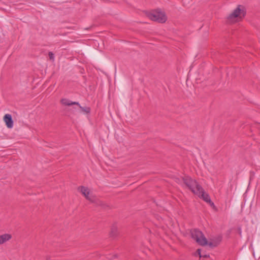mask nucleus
<instances>
[{"label": "nucleus", "mask_w": 260, "mask_h": 260, "mask_svg": "<svg viewBox=\"0 0 260 260\" xmlns=\"http://www.w3.org/2000/svg\"><path fill=\"white\" fill-rule=\"evenodd\" d=\"M246 15V9L243 5H239L228 17L229 22H233L236 20H242Z\"/></svg>", "instance_id": "f257e3e1"}, {"label": "nucleus", "mask_w": 260, "mask_h": 260, "mask_svg": "<svg viewBox=\"0 0 260 260\" xmlns=\"http://www.w3.org/2000/svg\"><path fill=\"white\" fill-rule=\"evenodd\" d=\"M78 190L80 191L87 200L91 203H95L97 205L102 206L104 208L107 206L103 202L97 200L94 196L91 195L90 190L88 187L80 186L78 187Z\"/></svg>", "instance_id": "f03ea898"}, {"label": "nucleus", "mask_w": 260, "mask_h": 260, "mask_svg": "<svg viewBox=\"0 0 260 260\" xmlns=\"http://www.w3.org/2000/svg\"><path fill=\"white\" fill-rule=\"evenodd\" d=\"M182 180L187 188L194 194L199 189H201V185L197 181L188 176L182 177Z\"/></svg>", "instance_id": "7ed1b4c3"}, {"label": "nucleus", "mask_w": 260, "mask_h": 260, "mask_svg": "<svg viewBox=\"0 0 260 260\" xmlns=\"http://www.w3.org/2000/svg\"><path fill=\"white\" fill-rule=\"evenodd\" d=\"M191 238L194 239L199 245L205 246L207 245L208 241L203 233L198 229L190 230Z\"/></svg>", "instance_id": "20e7f679"}, {"label": "nucleus", "mask_w": 260, "mask_h": 260, "mask_svg": "<svg viewBox=\"0 0 260 260\" xmlns=\"http://www.w3.org/2000/svg\"><path fill=\"white\" fill-rule=\"evenodd\" d=\"M148 17L151 20L159 23H164L167 19L165 13L158 10L152 11L148 13Z\"/></svg>", "instance_id": "39448f33"}, {"label": "nucleus", "mask_w": 260, "mask_h": 260, "mask_svg": "<svg viewBox=\"0 0 260 260\" xmlns=\"http://www.w3.org/2000/svg\"><path fill=\"white\" fill-rule=\"evenodd\" d=\"M197 195L199 198H202L204 201L207 203L211 202L210 197L208 194L205 192L204 189L201 186V189L198 190L194 194Z\"/></svg>", "instance_id": "423d86ee"}, {"label": "nucleus", "mask_w": 260, "mask_h": 260, "mask_svg": "<svg viewBox=\"0 0 260 260\" xmlns=\"http://www.w3.org/2000/svg\"><path fill=\"white\" fill-rule=\"evenodd\" d=\"M4 120L7 127L11 128L13 126V120L11 114H7L4 117Z\"/></svg>", "instance_id": "0eeeda50"}, {"label": "nucleus", "mask_w": 260, "mask_h": 260, "mask_svg": "<svg viewBox=\"0 0 260 260\" xmlns=\"http://www.w3.org/2000/svg\"><path fill=\"white\" fill-rule=\"evenodd\" d=\"M60 103L65 106H72L74 105H79V103L77 102H72L71 101L67 99H62L60 100Z\"/></svg>", "instance_id": "6e6552de"}, {"label": "nucleus", "mask_w": 260, "mask_h": 260, "mask_svg": "<svg viewBox=\"0 0 260 260\" xmlns=\"http://www.w3.org/2000/svg\"><path fill=\"white\" fill-rule=\"evenodd\" d=\"M12 236L10 234H5L0 236V244H4L6 242L10 240Z\"/></svg>", "instance_id": "1a4fd4ad"}, {"label": "nucleus", "mask_w": 260, "mask_h": 260, "mask_svg": "<svg viewBox=\"0 0 260 260\" xmlns=\"http://www.w3.org/2000/svg\"><path fill=\"white\" fill-rule=\"evenodd\" d=\"M118 235V229L116 226H113L111 228L110 235L111 237L113 238H116Z\"/></svg>", "instance_id": "9d476101"}, {"label": "nucleus", "mask_w": 260, "mask_h": 260, "mask_svg": "<svg viewBox=\"0 0 260 260\" xmlns=\"http://www.w3.org/2000/svg\"><path fill=\"white\" fill-rule=\"evenodd\" d=\"M78 106L80 108L81 111L82 112H83L84 113H85L86 114H89L90 113L91 109H90V107H82L80 105V104H79V105H78Z\"/></svg>", "instance_id": "9b49d317"}, {"label": "nucleus", "mask_w": 260, "mask_h": 260, "mask_svg": "<svg viewBox=\"0 0 260 260\" xmlns=\"http://www.w3.org/2000/svg\"><path fill=\"white\" fill-rule=\"evenodd\" d=\"M48 55H49V58L51 60H54V54L52 52H49L48 53Z\"/></svg>", "instance_id": "f8f14e48"}, {"label": "nucleus", "mask_w": 260, "mask_h": 260, "mask_svg": "<svg viewBox=\"0 0 260 260\" xmlns=\"http://www.w3.org/2000/svg\"><path fill=\"white\" fill-rule=\"evenodd\" d=\"M207 244H208L211 247H216L217 245V244H214L212 242H209V243H208Z\"/></svg>", "instance_id": "ddd939ff"}, {"label": "nucleus", "mask_w": 260, "mask_h": 260, "mask_svg": "<svg viewBox=\"0 0 260 260\" xmlns=\"http://www.w3.org/2000/svg\"><path fill=\"white\" fill-rule=\"evenodd\" d=\"M116 257H117V255L115 254V255H113L112 257H108V258L109 259H113L115 258Z\"/></svg>", "instance_id": "4468645a"}, {"label": "nucleus", "mask_w": 260, "mask_h": 260, "mask_svg": "<svg viewBox=\"0 0 260 260\" xmlns=\"http://www.w3.org/2000/svg\"><path fill=\"white\" fill-rule=\"evenodd\" d=\"M201 249H197V253H198V254L199 255L200 257H201V256H201Z\"/></svg>", "instance_id": "2eb2a0df"}, {"label": "nucleus", "mask_w": 260, "mask_h": 260, "mask_svg": "<svg viewBox=\"0 0 260 260\" xmlns=\"http://www.w3.org/2000/svg\"><path fill=\"white\" fill-rule=\"evenodd\" d=\"M208 203L211 206L213 207H215L214 203L212 202L211 201V202H209Z\"/></svg>", "instance_id": "dca6fc26"}, {"label": "nucleus", "mask_w": 260, "mask_h": 260, "mask_svg": "<svg viewBox=\"0 0 260 260\" xmlns=\"http://www.w3.org/2000/svg\"><path fill=\"white\" fill-rule=\"evenodd\" d=\"M238 230V233H239V235H241V229L240 228H239Z\"/></svg>", "instance_id": "f3484780"}, {"label": "nucleus", "mask_w": 260, "mask_h": 260, "mask_svg": "<svg viewBox=\"0 0 260 260\" xmlns=\"http://www.w3.org/2000/svg\"><path fill=\"white\" fill-rule=\"evenodd\" d=\"M209 256L207 255H205L204 256H203V257H208Z\"/></svg>", "instance_id": "a211bd4d"}, {"label": "nucleus", "mask_w": 260, "mask_h": 260, "mask_svg": "<svg viewBox=\"0 0 260 260\" xmlns=\"http://www.w3.org/2000/svg\"><path fill=\"white\" fill-rule=\"evenodd\" d=\"M46 260H49L48 259H47Z\"/></svg>", "instance_id": "6ab92c4d"}]
</instances>
